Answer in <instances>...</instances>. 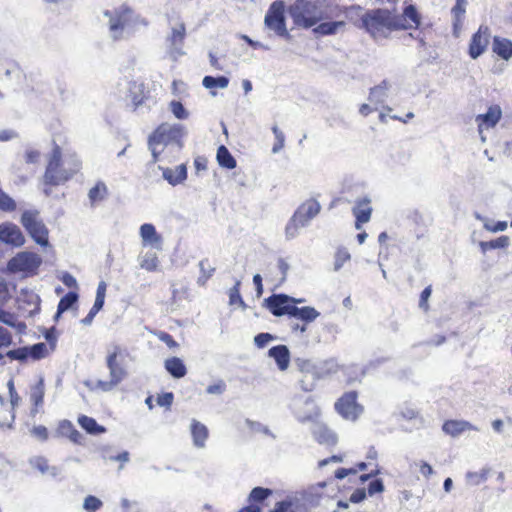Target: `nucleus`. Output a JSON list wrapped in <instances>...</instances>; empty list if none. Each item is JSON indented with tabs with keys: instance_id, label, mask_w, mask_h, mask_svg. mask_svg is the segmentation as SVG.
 Segmentation results:
<instances>
[{
	"instance_id": "nucleus-1",
	"label": "nucleus",
	"mask_w": 512,
	"mask_h": 512,
	"mask_svg": "<svg viewBox=\"0 0 512 512\" xmlns=\"http://www.w3.org/2000/svg\"><path fill=\"white\" fill-rule=\"evenodd\" d=\"M81 169V161L72 156L69 160L62 159V149L55 145L50 153L48 163L43 175L46 187H55L69 181Z\"/></svg>"
},
{
	"instance_id": "nucleus-2",
	"label": "nucleus",
	"mask_w": 512,
	"mask_h": 512,
	"mask_svg": "<svg viewBox=\"0 0 512 512\" xmlns=\"http://www.w3.org/2000/svg\"><path fill=\"white\" fill-rule=\"evenodd\" d=\"M129 356L126 348L114 345L106 356V366L109 370L108 380H96L86 382V386L92 391L110 392L120 385L128 376L125 359Z\"/></svg>"
},
{
	"instance_id": "nucleus-3",
	"label": "nucleus",
	"mask_w": 512,
	"mask_h": 512,
	"mask_svg": "<svg viewBox=\"0 0 512 512\" xmlns=\"http://www.w3.org/2000/svg\"><path fill=\"white\" fill-rule=\"evenodd\" d=\"M354 25L363 29L374 40L388 38L392 32L398 31L396 13L389 9L376 8L367 10Z\"/></svg>"
},
{
	"instance_id": "nucleus-4",
	"label": "nucleus",
	"mask_w": 512,
	"mask_h": 512,
	"mask_svg": "<svg viewBox=\"0 0 512 512\" xmlns=\"http://www.w3.org/2000/svg\"><path fill=\"white\" fill-rule=\"evenodd\" d=\"M263 306L276 317L287 315L305 323H310L319 316V312L315 308L310 306L299 308L295 306L294 297L283 293L273 294L264 299Z\"/></svg>"
},
{
	"instance_id": "nucleus-5",
	"label": "nucleus",
	"mask_w": 512,
	"mask_h": 512,
	"mask_svg": "<svg viewBox=\"0 0 512 512\" xmlns=\"http://www.w3.org/2000/svg\"><path fill=\"white\" fill-rule=\"evenodd\" d=\"M295 26L309 29L325 18L320 7L310 0H295L288 8Z\"/></svg>"
},
{
	"instance_id": "nucleus-6",
	"label": "nucleus",
	"mask_w": 512,
	"mask_h": 512,
	"mask_svg": "<svg viewBox=\"0 0 512 512\" xmlns=\"http://www.w3.org/2000/svg\"><path fill=\"white\" fill-rule=\"evenodd\" d=\"M184 127L180 124L168 125L162 123L150 134L148 138V146L152 152L153 162L158 161L159 152L156 147L160 144H168L171 141L179 142L184 136Z\"/></svg>"
},
{
	"instance_id": "nucleus-7",
	"label": "nucleus",
	"mask_w": 512,
	"mask_h": 512,
	"mask_svg": "<svg viewBox=\"0 0 512 512\" xmlns=\"http://www.w3.org/2000/svg\"><path fill=\"white\" fill-rule=\"evenodd\" d=\"M321 206L315 199H308L303 202L286 225V236L293 238L297 235L299 228L306 226L311 219L317 216Z\"/></svg>"
},
{
	"instance_id": "nucleus-8",
	"label": "nucleus",
	"mask_w": 512,
	"mask_h": 512,
	"mask_svg": "<svg viewBox=\"0 0 512 512\" xmlns=\"http://www.w3.org/2000/svg\"><path fill=\"white\" fill-rule=\"evenodd\" d=\"M42 264L41 257L29 251H22L13 256L7 263V270L22 277H32L37 274Z\"/></svg>"
},
{
	"instance_id": "nucleus-9",
	"label": "nucleus",
	"mask_w": 512,
	"mask_h": 512,
	"mask_svg": "<svg viewBox=\"0 0 512 512\" xmlns=\"http://www.w3.org/2000/svg\"><path fill=\"white\" fill-rule=\"evenodd\" d=\"M7 327L13 328L18 334H24L27 326L18 316L0 306V349L9 348L13 344V334Z\"/></svg>"
},
{
	"instance_id": "nucleus-10",
	"label": "nucleus",
	"mask_w": 512,
	"mask_h": 512,
	"mask_svg": "<svg viewBox=\"0 0 512 512\" xmlns=\"http://www.w3.org/2000/svg\"><path fill=\"white\" fill-rule=\"evenodd\" d=\"M264 24L277 36L290 38L286 27L285 4L282 0H276L271 3L264 18Z\"/></svg>"
},
{
	"instance_id": "nucleus-11",
	"label": "nucleus",
	"mask_w": 512,
	"mask_h": 512,
	"mask_svg": "<svg viewBox=\"0 0 512 512\" xmlns=\"http://www.w3.org/2000/svg\"><path fill=\"white\" fill-rule=\"evenodd\" d=\"M21 224L31 238L40 246L46 247L49 244V231L36 211H25L21 216Z\"/></svg>"
},
{
	"instance_id": "nucleus-12",
	"label": "nucleus",
	"mask_w": 512,
	"mask_h": 512,
	"mask_svg": "<svg viewBox=\"0 0 512 512\" xmlns=\"http://www.w3.org/2000/svg\"><path fill=\"white\" fill-rule=\"evenodd\" d=\"M356 391L345 392L336 402L335 410L344 419L356 421L363 413V406L357 401Z\"/></svg>"
},
{
	"instance_id": "nucleus-13",
	"label": "nucleus",
	"mask_w": 512,
	"mask_h": 512,
	"mask_svg": "<svg viewBox=\"0 0 512 512\" xmlns=\"http://www.w3.org/2000/svg\"><path fill=\"white\" fill-rule=\"evenodd\" d=\"M491 38V30L487 25H480L478 30L472 35L469 46H468V55L472 59H477L480 55H482L489 43Z\"/></svg>"
},
{
	"instance_id": "nucleus-14",
	"label": "nucleus",
	"mask_w": 512,
	"mask_h": 512,
	"mask_svg": "<svg viewBox=\"0 0 512 512\" xmlns=\"http://www.w3.org/2000/svg\"><path fill=\"white\" fill-rule=\"evenodd\" d=\"M273 494L269 488L255 487L248 496V505L242 507L237 512H262L265 501Z\"/></svg>"
},
{
	"instance_id": "nucleus-15",
	"label": "nucleus",
	"mask_w": 512,
	"mask_h": 512,
	"mask_svg": "<svg viewBox=\"0 0 512 512\" xmlns=\"http://www.w3.org/2000/svg\"><path fill=\"white\" fill-rule=\"evenodd\" d=\"M421 24V15L417 8L409 4L403 9L402 15L396 14L397 30H417Z\"/></svg>"
},
{
	"instance_id": "nucleus-16",
	"label": "nucleus",
	"mask_w": 512,
	"mask_h": 512,
	"mask_svg": "<svg viewBox=\"0 0 512 512\" xmlns=\"http://www.w3.org/2000/svg\"><path fill=\"white\" fill-rule=\"evenodd\" d=\"M132 9L127 5H122L114 12L105 11V16L109 17V29L112 32L122 31L131 21Z\"/></svg>"
},
{
	"instance_id": "nucleus-17",
	"label": "nucleus",
	"mask_w": 512,
	"mask_h": 512,
	"mask_svg": "<svg viewBox=\"0 0 512 512\" xmlns=\"http://www.w3.org/2000/svg\"><path fill=\"white\" fill-rule=\"evenodd\" d=\"M0 241L20 247L24 244L25 238L17 225L7 223L0 225Z\"/></svg>"
},
{
	"instance_id": "nucleus-18",
	"label": "nucleus",
	"mask_w": 512,
	"mask_h": 512,
	"mask_svg": "<svg viewBox=\"0 0 512 512\" xmlns=\"http://www.w3.org/2000/svg\"><path fill=\"white\" fill-rule=\"evenodd\" d=\"M372 207L370 199L364 197L358 199L352 209L355 216V228L361 229L363 224L369 222L372 215Z\"/></svg>"
},
{
	"instance_id": "nucleus-19",
	"label": "nucleus",
	"mask_w": 512,
	"mask_h": 512,
	"mask_svg": "<svg viewBox=\"0 0 512 512\" xmlns=\"http://www.w3.org/2000/svg\"><path fill=\"white\" fill-rule=\"evenodd\" d=\"M501 117V108L498 105L490 106L485 114H479L476 116L478 130L482 132L484 128L488 129L495 127Z\"/></svg>"
},
{
	"instance_id": "nucleus-20",
	"label": "nucleus",
	"mask_w": 512,
	"mask_h": 512,
	"mask_svg": "<svg viewBox=\"0 0 512 512\" xmlns=\"http://www.w3.org/2000/svg\"><path fill=\"white\" fill-rule=\"evenodd\" d=\"M140 236L144 245H149L156 249L162 247V237L157 233L155 226L150 223H145L140 227Z\"/></svg>"
},
{
	"instance_id": "nucleus-21",
	"label": "nucleus",
	"mask_w": 512,
	"mask_h": 512,
	"mask_svg": "<svg viewBox=\"0 0 512 512\" xmlns=\"http://www.w3.org/2000/svg\"><path fill=\"white\" fill-rule=\"evenodd\" d=\"M9 386V394H10V406L6 403V407H1L2 410H5L8 414V417H0V426H11L15 416L14 409L18 405L20 401V397L14 388V383L12 380L8 382Z\"/></svg>"
},
{
	"instance_id": "nucleus-22",
	"label": "nucleus",
	"mask_w": 512,
	"mask_h": 512,
	"mask_svg": "<svg viewBox=\"0 0 512 512\" xmlns=\"http://www.w3.org/2000/svg\"><path fill=\"white\" fill-rule=\"evenodd\" d=\"M474 429V426L470 422L465 420L449 419L444 421L442 425L443 432L447 435H450L451 437H457L466 431Z\"/></svg>"
},
{
	"instance_id": "nucleus-23",
	"label": "nucleus",
	"mask_w": 512,
	"mask_h": 512,
	"mask_svg": "<svg viewBox=\"0 0 512 512\" xmlns=\"http://www.w3.org/2000/svg\"><path fill=\"white\" fill-rule=\"evenodd\" d=\"M312 435L321 445L334 446L337 443L336 434L325 424H317L312 431Z\"/></svg>"
},
{
	"instance_id": "nucleus-24",
	"label": "nucleus",
	"mask_w": 512,
	"mask_h": 512,
	"mask_svg": "<svg viewBox=\"0 0 512 512\" xmlns=\"http://www.w3.org/2000/svg\"><path fill=\"white\" fill-rule=\"evenodd\" d=\"M129 97L135 108L142 105L149 97V90L140 81H132L129 84Z\"/></svg>"
},
{
	"instance_id": "nucleus-25",
	"label": "nucleus",
	"mask_w": 512,
	"mask_h": 512,
	"mask_svg": "<svg viewBox=\"0 0 512 512\" xmlns=\"http://www.w3.org/2000/svg\"><path fill=\"white\" fill-rule=\"evenodd\" d=\"M492 51L501 59L508 61L512 58V41L504 37L494 36Z\"/></svg>"
},
{
	"instance_id": "nucleus-26",
	"label": "nucleus",
	"mask_w": 512,
	"mask_h": 512,
	"mask_svg": "<svg viewBox=\"0 0 512 512\" xmlns=\"http://www.w3.org/2000/svg\"><path fill=\"white\" fill-rule=\"evenodd\" d=\"M268 355L275 360L280 370L284 371L288 368L290 363V352L287 346L282 344L273 346L269 349Z\"/></svg>"
},
{
	"instance_id": "nucleus-27",
	"label": "nucleus",
	"mask_w": 512,
	"mask_h": 512,
	"mask_svg": "<svg viewBox=\"0 0 512 512\" xmlns=\"http://www.w3.org/2000/svg\"><path fill=\"white\" fill-rule=\"evenodd\" d=\"M191 435L194 445L202 448L208 439L209 431L203 423L194 419L191 422Z\"/></svg>"
},
{
	"instance_id": "nucleus-28",
	"label": "nucleus",
	"mask_w": 512,
	"mask_h": 512,
	"mask_svg": "<svg viewBox=\"0 0 512 512\" xmlns=\"http://www.w3.org/2000/svg\"><path fill=\"white\" fill-rule=\"evenodd\" d=\"M57 432L60 436L68 438L75 444L82 442L81 433L75 428V426L69 420H63L59 423Z\"/></svg>"
},
{
	"instance_id": "nucleus-29",
	"label": "nucleus",
	"mask_w": 512,
	"mask_h": 512,
	"mask_svg": "<svg viewBox=\"0 0 512 512\" xmlns=\"http://www.w3.org/2000/svg\"><path fill=\"white\" fill-rule=\"evenodd\" d=\"M346 25L344 20L340 21H331V22H319L316 26H314V33L320 36H328L334 35L338 32L340 28H343Z\"/></svg>"
},
{
	"instance_id": "nucleus-30",
	"label": "nucleus",
	"mask_w": 512,
	"mask_h": 512,
	"mask_svg": "<svg viewBox=\"0 0 512 512\" xmlns=\"http://www.w3.org/2000/svg\"><path fill=\"white\" fill-rule=\"evenodd\" d=\"M163 176L171 185H177L187 178V169L184 165H179L175 169L167 168L163 171Z\"/></svg>"
},
{
	"instance_id": "nucleus-31",
	"label": "nucleus",
	"mask_w": 512,
	"mask_h": 512,
	"mask_svg": "<svg viewBox=\"0 0 512 512\" xmlns=\"http://www.w3.org/2000/svg\"><path fill=\"white\" fill-rule=\"evenodd\" d=\"M165 369L175 378H182L187 373L186 366L178 357L168 358L165 361Z\"/></svg>"
},
{
	"instance_id": "nucleus-32",
	"label": "nucleus",
	"mask_w": 512,
	"mask_h": 512,
	"mask_svg": "<svg viewBox=\"0 0 512 512\" xmlns=\"http://www.w3.org/2000/svg\"><path fill=\"white\" fill-rule=\"evenodd\" d=\"M216 159L218 164L226 169H234L237 166L235 158L225 145H220L217 149Z\"/></svg>"
},
{
	"instance_id": "nucleus-33",
	"label": "nucleus",
	"mask_w": 512,
	"mask_h": 512,
	"mask_svg": "<svg viewBox=\"0 0 512 512\" xmlns=\"http://www.w3.org/2000/svg\"><path fill=\"white\" fill-rule=\"evenodd\" d=\"M200 275L198 277L197 283L200 286H205L209 279L215 273V266L209 261V259H203L199 262Z\"/></svg>"
},
{
	"instance_id": "nucleus-34",
	"label": "nucleus",
	"mask_w": 512,
	"mask_h": 512,
	"mask_svg": "<svg viewBox=\"0 0 512 512\" xmlns=\"http://www.w3.org/2000/svg\"><path fill=\"white\" fill-rule=\"evenodd\" d=\"M79 425L89 434H101L105 432V428L99 425L92 417L81 415L78 418Z\"/></svg>"
},
{
	"instance_id": "nucleus-35",
	"label": "nucleus",
	"mask_w": 512,
	"mask_h": 512,
	"mask_svg": "<svg viewBox=\"0 0 512 512\" xmlns=\"http://www.w3.org/2000/svg\"><path fill=\"white\" fill-rule=\"evenodd\" d=\"M78 300V294L76 292H68L64 295L57 306L56 317L60 316L62 313L71 308Z\"/></svg>"
},
{
	"instance_id": "nucleus-36",
	"label": "nucleus",
	"mask_w": 512,
	"mask_h": 512,
	"mask_svg": "<svg viewBox=\"0 0 512 512\" xmlns=\"http://www.w3.org/2000/svg\"><path fill=\"white\" fill-rule=\"evenodd\" d=\"M186 37V26L183 22L172 28L169 41L172 46L182 45Z\"/></svg>"
},
{
	"instance_id": "nucleus-37",
	"label": "nucleus",
	"mask_w": 512,
	"mask_h": 512,
	"mask_svg": "<svg viewBox=\"0 0 512 512\" xmlns=\"http://www.w3.org/2000/svg\"><path fill=\"white\" fill-rule=\"evenodd\" d=\"M509 245V238L505 235L490 241L480 242V248L483 252L492 249L506 248Z\"/></svg>"
},
{
	"instance_id": "nucleus-38",
	"label": "nucleus",
	"mask_w": 512,
	"mask_h": 512,
	"mask_svg": "<svg viewBox=\"0 0 512 512\" xmlns=\"http://www.w3.org/2000/svg\"><path fill=\"white\" fill-rule=\"evenodd\" d=\"M202 84L207 89H212L216 87L226 88L229 84V79L225 76H205L203 78Z\"/></svg>"
},
{
	"instance_id": "nucleus-39",
	"label": "nucleus",
	"mask_w": 512,
	"mask_h": 512,
	"mask_svg": "<svg viewBox=\"0 0 512 512\" xmlns=\"http://www.w3.org/2000/svg\"><path fill=\"white\" fill-rule=\"evenodd\" d=\"M451 12L454 18V27L461 26L466 12V0H456Z\"/></svg>"
},
{
	"instance_id": "nucleus-40",
	"label": "nucleus",
	"mask_w": 512,
	"mask_h": 512,
	"mask_svg": "<svg viewBox=\"0 0 512 512\" xmlns=\"http://www.w3.org/2000/svg\"><path fill=\"white\" fill-rule=\"evenodd\" d=\"M29 357L32 360H40L48 355L47 345L43 342L28 346Z\"/></svg>"
},
{
	"instance_id": "nucleus-41",
	"label": "nucleus",
	"mask_w": 512,
	"mask_h": 512,
	"mask_svg": "<svg viewBox=\"0 0 512 512\" xmlns=\"http://www.w3.org/2000/svg\"><path fill=\"white\" fill-rule=\"evenodd\" d=\"M296 367L300 375L308 378L309 376H316V368L309 360L297 359Z\"/></svg>"
},
{
	"instance_id": "nucleus-42",
	"label": "nucleus",
	"mask_w": 512,
	"mask_h": 512,
	"mask_svg": "<svg viewBox=\"0 0 512 512\" xmlns=\"http://www.w3.org/2000/svg\"><path fill=\"white\" fill-rule=\"evenodd\" d=\"M6 357H8L11 361L17 360L20 362H27L30 359L28 346L9 350L6 353Z\"/></svg>"
},
{
	"instance_id": "nucleus-43",
	"label": "nucleus",
	"mask_w": 512,
	"mask_h": 512,
	"mask_svg": "<svg viewBox=\"0 0 512 512\" xmlns=\"http://www.w3.org/2000/svg\"><path fill=\"white\" fill-rule=\"evenodd\" d=\"M105 295H106V283L100 282L97 291H96V298L94 301V304L92 306V310L98 313L104 306L105 302Z\"/></svg>"
},
{
	"instance_id": "nucleus-44",
	"label": "nucleus",
	"mask_w": 512,
	"mask_h": 512,
	"mask_svg": "<svg viewBox=\"0 0 512 512\" xmlns=\"http://www.w3.org/2000/svg\"><path fill=\"white\" fill-rule=\"evenodd\" d=\"M490 469L483 468L480 471L467 472L466 479L472 485H478L487 480Z\"/></svg>"
},
{
	"instance_id": "nucleus-45",
	"label": "nucleus",
	"mask_w": 512,
	"mask_h": 512,
	"mask_svg": "<svg viewBox=\"0 0 512 512\" xmlns=\"http://www.w3.org/2000/svg\"><path fill=\"white\" fill-rule=\"evenodd\" d=\"M107 194V187L104 183L98 182L94 187H92L89 191V199L91 202H97L104 199Z\"/></svg>"
},
{
	"instance_id": "nucleus-46",
	"label": "nucleus",
	"mask_w": 512,
	"mask_h": 512,
	"mask_svg": "<svg viewBox=\"0 0 512 512\" xmlns=\"http://www.w3.org/2000/svg\"><path fill=\"white\" fill-rule=\"evenodd\" d=\"M367 467L365 462H359L353 468H339L335 472V478L343 479L349 475H356L358 471L365 470Z\"/></svg>"
},
{
	"instance_id": "nucleus-47",
	"label": "nucleus",
	"mask_w": 512,
	"mask_h": 512,
	"mask_svg": "<svg viewBox=\"0 0 512 512\" xmlns=\"http://www.w3.org/2000/svg\"><path fill=\"white\" fill-rule=\"evenodd\" d=\"M229 303L231 305L238 304L243 308L246 307V304L243 301L241 294H240V282L239 281H237L235 283V285L229 291Z\"/></svg>"
},
{
	"instance_id": "nucleus-48",
	"label": "nucleus",
	"mask_w": 512,
	"mask_h": 512,
	"mask_svg": "<svg viewBox=\"0 0 512 512\" xmlns=\"http://www.w3.org/2000/svg\"><path fill=\"white\" fill-rule=\"evenodd\" d=\"M389 82L387 80H383L379 85L374 86L370 89L369 100L373 102L374 100L378 101L379 96L384 95V93L389 89Z\"/></svg>"
},
{
	"instance_id": "nucleus-49",
	"label": "nucleus",
	"mask_w": 512,
	"mask_h": 512,
	"mask_svg": "<svg viewBox=\"0 0 512 512\" xmlns=\"http://www.w3.org/2000/svg\"><path fill=\"white\" fill-rule=\"evenodd\" d=\"M102 501L93 495H88L84 499L83 507L87 512H95L102 507Z\"/></svg>"
},
{
	"instance_id": "nucleus-50",
	"label": "nucleus",
	"mask_w": 512,
	"mask_h": 512,
	"mask_svg": "<svg viewBox=\"0 0 512 512\" xmlns=\"http://www.w3.org/2000/svg\"><path fill=\"white\" fill-rule=\"evenodd\" d=\"M272 131H273V133L275 135V139H276V141L272 147V152L277 153L284 147L285 136H284L283 132L276 125H274L272 127Z\"/></svg>"
},
{
	"instance_id": "nucleus-51",
	"label": "nucleus",
	"mask_w": 512,
	"mask_h": 512,
	"mask_svg": "<svg viewBox=\"0 0 512 512\" xmlns=\"http://www.w3.org/2000/svg\"><path fill=\"white\" fill-rule=\"evenodd\" d=\"M170 109L177 119H186L188 117V112L180 101L173 100L170 103Z\"/></svg>"
},
{
	"instance_id": "nucleus-52",
	"label": "nucleus",
	"mask_w": 512,
	"mask_h": 512,
	"mask_svg": "<svg viewBox=\"0 0 512 512\" xmlns=\"http://www.w3.org/2000/svg\"><path fill=\"white\" fill-rule=\"evenodd\" d=\"M15 208V201L0 189V209L3 211H13Z\"/></svg>"
},
{
	"instance_id": "nucleus-53",
	"label": "nucleus",
	"mask_w": 512,
	"mask_h": 512,
	"mask_svg": "<svg viewBox=\"0 0 512 512\" xmlns=\"http://www.w3.org/2000/svg\"><path fill=\"white\" fill-rule=\"evenodd\" d=\"M30 399L36 408L43 404L44 388L42 384H39L34 388V390L31 393Z\"/></svg>"
},
{
	"instance_id": "nucleus-54",
	"label": "nucleus",
	"mask_w": 512,
	"mask_h": 512,
	"mask_svg": "<svg viewBox=\"0 0 512 512\" xmlns=\"http://www.w3.org/2000/svg\"><path fill=\"white\" fill-rule=\"evenodd\" d=\"M432 294V286L429 285L427 286L420 294V297H419V307L427 312L429 310V303H428V300L430 298Z\"/></svg>"
},
{
	"instance_id": "nucleus-55",
	"label": "nucleus",
	"mask_w": 512,
	"mask_h": 512,
	"mask_svg": "<svg viewBox=\"0 0 512 512\" xmlns=\"http://www.w3.org/2000/svg\"><path fill=\"white\" fill-rule=\"evenodd\" d=\"M300 388L305 392H310L315 388L316 376H309L308 378L300 375L299 377Z\"/></svg>"
},
{
	"instance_id": "nucleus-56",
	"label": "nucleus",
	"mask_w": 512,
	"mask_h": 512,
	"mask_svg": "<svg viewBox=\"0 0 512 512\" xmlns=\"http://www.w3.org/2000/svg\"><path fill=\"white\" fill-rule=\"evenodd\" d=\"M174 400V395L172 392H166L163 394H160L156 398V402L159 406L165 407L167 409H170L172 403Z\"/></svg>"
},
{
	"instance_id": "nucleus-57",
	"label": "nucleus",
	"mask_w": 512,
	"mask_h": 512,
	"mask_svg": "<svg viewBox=\"0 0 512 512\" xmlns=\"http://www.w3.org/2000/svg\"><path fill=\"white\" fill-rule=\"evenodd\" d=\"M155 335L157 336V338L160 341L164 342L169 348H177L178 347V343L174 340L172 335H170L169 333L164 332V331H158L155 333Z\"/></svg>"
},
{
	"instance_id": "nucleus-58",
	"label": "nucleus",
	"mask_w": 512,
	"mask_h": 512,
	"mask_svg": "<svg viewBox=\"0 0 512 512\" xmlns=\"http://www.w3.org/2000/svg\"><path fill=\"white\" fill-rule=\"evenodd\" d=\"M11 298L8 283L5 279L0 278V304L7 303Z\"/></svg>"
},
{
	"instance_id": "nucleus-59",
	"label": "nucleus",
	"mask_w": 512,
	"mask_h": 512,
	"mask_svg": "<svg viewBox=\"0 0 512 512\" xmlns=\"http://www.w3.org/2000/svg\"><path fill=\"white\" fill-rule=\"evenodd\" d=\"M272 339L273 336L269 333H259L255 336L254 343L258 348H264Z\"/></svg>"
},
{
	"instance_id": "nucleus-60",
	"label": "nucleus",
	"mask_w": 512,
	"mask_h": 512,
	"mask_svg": "<svg viewBox=\"0 0 512 512\" xmlns=\"http://www.w3.org/2000/svg\"><path fill=\"white\" fill-rule=\"evenodd\" d=\"M384 491V485L381 479H374L368 485V493L369 495H374L376 493H381Z\"/></svg>"
},
{
	"instance_id": "nucleus-61",
	"label": "nucleus",
	"mask_w": 512,
	"mask_h": 512,
	"mask_svg": "<svg viewBox=\"0 0 512 512\" xmlns=\"http://www.w3.org/2000/svg\"><path fill=\"white\" fill-rule=\"evenodd\" d=\"M32 434L42 441H46L49 436L47 428L43 425L33 427Z\"/></svg>"
},
{
	"instance_id": "nucleus-62",
	"label": "nucleus",
	"mask_w": 512,
	"mask_h": 512,
	"mask_svg": "<svg viewBox=\"0 0 512 512\" xmlns=\"http://www.w3.org/2000/svg\"><path fill=\"white\" fill-rule=\"evenodd\" d=\"M225 388V383L222 380H220L217 383L209 385L206 391L209 394H222L225 391Z\"/></svg>"
},
{
	"instance_id": "nucleus-63",
	"label": "nucleus",
	"mask_w": 512,
	"mask_h": 512,
	"mask_svg": "<svg viewBox=\"0 0 512 512\" xmlns=\"http://www.w3.org/2000/svg\"><path fill=\"white\" fill-rule=\"evenodd\" d=\"M366 498V491L363 488L356 489L349 498L351 503H360Z\"/></svg>"
},
{
	"instance_id": "nucleus-64",
	"label": "nucleus",
	"mask_w": 512,
	"mask_h": 512,
	"mask_svg": "<svg viewBox=\"0 0 512 512\" xmlns=\"http://www.w3.org/2000/svg\"><path fill=\"white\" fill-rule=\"evenodd\" d=\"M40 158V152L37 150H28L25 152L24 159L28 164L37 163Z\"/></svg>"
}]
</instances>
